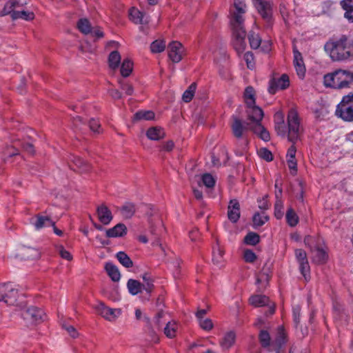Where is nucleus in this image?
I'll list each match as a JSON object with an SVG mask.
<instances>
[{
  "label": "nucleus",
  "mask_w": 353,
  "mask_h": 353,
  "mask_svg": "<svg viewBox=\"0 0 353 353\" xmlns=\"http://www.w3.org/2000/svg\"><path fill=\"white\" fill-rule=\"evenodd\" d=\"M260 241V236L258 234L250 232L244 238V243L250 245H255Z\"/></svg>",
  "instance_id": "nucleus-48"
},
{
  "label": "nucleus",
  "mask_w": 353,
  "mask_h": 353,
  "mask_svg": "<svg viewBox=\"0 0 353 353\" xmlns=\"http://www.w3.org/2000/svg\"><path fill=\"white\" fill-rule=\"evenodd\" d=\"M255 92L252 86H248L244 92L245 101L248 106L255 104Z\"/></svg>",
  "instance_id": "nucleus-40"
},
{
  "label": "nucleus",
  "mask_w": 353,
  "mask_h": 353,
  "mask_svg": "<svg viewBox=\"0 0 353 353\" xmlns=\"http://www.w3.org/2000/svg\"><path fill=\"white\" fill-rule=\"evenodd\" d=\"M105 269L113 281L117 282L120 280L121 274L117 266L109 262L105 263Z\"/></svg>",
  "instance_id": "nucleus-31"
},
{
  "label": "nucleus",
  "mask_w": 353,
  "mask_h": 353,
  "mask_svg": "<svg viewBox=\"0 0 353 353\" xmlns=\"http://www.w3.org/2000/svg\"><path fill=\"white\" fill-rule=\"evenodd\" d=\"M243 259L247 263H253L256 259V256L253 251L247 249L243 252Z\"/></svg>",
  "instance_id": "nucleus-56"
},
{
  "label": "nucleus",
  "mask_w": 353,
  "mask_h": 353,
  "mask_svg": "<svg viewBox=\"0 0 353 353\" xmlns=\"http://www.w3.org/2000/svg\"><path fill=\"white\" fill-rule=\"evenodd\" d=\"M340 5L343 10H345L344 17L348 20L353 19V0H342Z\"/></svg>",
  "instance_id": "nucleus-35"
},
{
  "label": "nucleus",
  "mask_w": 353,
  "mask_h": 353,
  "mask_svg": "<svg viewBox=\"0 0 353 353\" xmlns=\"http://www.w3.org/2000/svg\"><path fill=\"white\" fill-rule=\"evenodd\" d=\"M292 313H293L294 321L296 325H298V324L300 322V314H301L300 307L298 305L294 307Z\"/></svg>",
  "instance_id": "nucleus-63"
},
{
  "label": "nucleus",
  "mask_w": 353,
  "mask_h": 353,
  "mask_svg": "<svg viewBox=\"0 0 353 353\" xmlns=\"http://www.w3.org/2000/svg\"><path fill=\"white\" fill-rule=\"evenodd\" d=\"M155 114L151 110H141L136 112L134 115L133 121H139L142 120L150 121L154 119Z\"/></svg>",
  "instance_id": "nucleus-33"
},
{
  "label": "nucleus",
  "mask_w": 353,
  "mask_h": 353,
  "mask_svg": "<svg viewBox=\"0 0 353 353\" xmlns=\"http://www.w3.org/2000/svg\"><path fill=\"white\" fill-rule=\"evenodd\" d=\"M4 155V161H7L9 158H11L14 156L19 155V152L18 149H17L14 146H7L6 149L3 150Z\"/></svg>",
  "instance_id": "nucleus-52"
},
{
  "label": "nucleus",
  "mask_w": 353,
  "mask_h": 353,
  "mask_svg": "<svg viewBox=\"0 0 353 353\" xmlns=\"http://www.w3.org/2000/svg\"><path fill=\"white\" fill-rule=\"evenodd\" d=\"M283 203L281 199H277L274 205V215L277 219H281L283 216L282 210Z\"/></svg>",
  "instance_id": "nucleus-57"
},
{
  "label": "nucleus",
  "mask_w": 353,
  "mask_h": 353,
  "mask_svg": "<svg viewBox=\"0 0 353 353\" xmlns=\"http://www.w3.org/2000/svg\"><path fill=\"white\" fill-rule=\"evenodd\" d=\"M29 0H9L0 12V16L8 15L17 10H23V7L28 3Z\"/></svg>",
  "instance_id": "nucleus-16"
},
{
  "label": "nucleus",
  "mask_w": 353,
  "mask_h": 353,
  "mask_svg": "<svg viewBox=\"0 0 353 353\" xmlns=\"http://www.w3.org/2000/svg\"><path fill=\"white\" fill-rule=\"evenodd\" d=\"M165 43L163 40H155L150 45V50L153 53H159L164 51Z\"/></svg>",
  "instance_id": "nucleus-49"
},
{
  "label": "nucleus",
  "mask_w": 353,
  "mask_h": 353,
  "mask_svg": "<svg viewBox=\"0 0 353 353\" xmlns=\"http://www.w3.org/2000/svg\"><path fill=\"white\" fill-rule=\"evenodd\" d=\"M135 203L130 201L125 202L121 207L117 208L122 217L125 219H131L136 212Z\"/></svg>",
  "instance_id": "nucleus-21"
},
{
  "label": "nucleus",
  "mask_w": 353,
  "mask_h": 353,
  "mask_svg": "<svg viewBox=\"0 0 353 353\" xmlns=\"http://www.w3.org/2000/svg\"><path fill=\"white\" fill-rule=\"evenodd\" d=\"M105 233L108 238L122 237L127 234V227L123 223H118L114 227L106 230Z\"/></svg>",
  "instance_id": "nucleus-25"
},
{
  "label": "nucleus",
  "mask_w": 353,
  "mask_h": 353,
  "mask_svg": "<svg viewBox=\"0 0 353 353\" xmlns=\"http://www.w3.org/2000/svg\"><path fill=\"white\" fill-rule=\"evenodd\" d=\"M12 20L21 19L26 21H32L34 19V14L33 12L26 11L23 10H14L13 12L9 14Z\"/></svg>",
  "instance_id": "nucleus-27"
},
{
  "label": "nucleus",
  "mask_w": 353,
  "mask_h": 353,
  "mask_svg": "<svg viewBox=\"0 0 353 353\" xmlns=\"http://www.w3.org/2000/svg\"><path fill=\"white\" fill-rule=\"evenodd\" d=\"M202 182L208 188H213L215 185V179L208 173L204 174L202 176Z\"/></svg>",
  "instance_id": "nucleus-54"
},
{
  "label": "nucleus",
  "mask_w": 353,
  "mask_h": 353,
  "mask_svg": "<svg viewBox=\"0 0 353 353\" xmlns=\"http://www.w3.org/2000/svg\"><path fill=\"white\" fill-rule=\"evenodd\" d=\"M127 287L129 292L132 295H137L143 290L142 283L139 281L132 279L128 281Z\"/></svg>",
  "instance_id": "nucleus-36"
},
{
  "label": "nucleus",
  "mask_w": 353,
  "mask_h": 353,
  "mask_svg": "<svg viewBox=\"0 0 353 353\" xmlns=\"http://www.w3.org/2000/svg\"><path fill=\"white\" fill-rule=\"evenodd\" d=\"M108 93L110 96L114 100L121 99L123 97L122 93L117 89H110L108 90Z\"/></svg>",
  "instance_id": "nucleus-64"
},
{
  "label": "nucleus",
  "mask_w": 353,
  "mask_h": 353,
  "mask_svg": "<svg viewBox=\"0 0 353 353\" xmlns=\"http://www.w3.org/2000/svg\"><path fill=\"white\" fill-rule=\"evenodd\" d=\"M167 314H168L166 312L161 310L159 311L157 314L155 315L154 321L157 327L159 330L161 328L163 323H166V322L168 321L166 319Z\"/></svg>",
  "instance_id": "nucleus-46"
},
{
  "label": "nucleus",
  "mask_w": 353,
  "mask_h": 353,
  "mask_svg": "<svg viewBox=\"0 0 353 353\" xmlns=\"http://www.w3.org/2000/svg\"><path fill=\"white\" fill-rule=\"evenodd\" d=\"M22 317L30 323H38L43 321L44 312L37 307H30L24 310L21 314Z\"/></svg>",
  "instance_id": "nucleus-10"
},
{
  "label": "nucleus",
  "mask_w": 353,
  "mask_h": 353,
  "mask_svg": "<svg viewBox=\"0 0 353 353\" xmlns=\"http://www.w3.org/2000/svg\"><path fill=\"white\" fill-rule=\"evenodd\" d=\"M256 6L259 13L261 17L270 26L272 17V5L269 1L265 0H255Z\"/></svg>",
  "instance_id": "nucleus-13"
},
{
  "label": "nucleus",
  "mask_w": 353,
  "mask_h": 353,
  "mask_svg": "<svg viewBox=\"0 0 353 353\" xmlns=\"http://www.w3.org/2000/svg\"><path fill=\"white\" fill-rule=\"evenodd\" d=\"M71 161L79 168L81 173H86L90 170V165L79 157H73Z\"/></svg>",
  "instance_id": "nucleus-34"
},
{
  "label": "nucleus",
  "mask_w": 353,
  "mask_h": 353,
  "mask_svg": "<svg viewBox=\"0 0 353 353\" xmlns=\"http://www.w3.org/2000/svg\"><path fill=\"white\" fill-rule=\"evenodd\" d=\"M295 256L299 264V270L305 280L307 281L310 279V268L305 251L302 249L295 250Z\"/></svg>",
  "instance_id": "nucleus-9"
},
{
  "label": "nucleus",
  "mask_w": 353,
  "mask_h": 353,
  "mask_svg": "<svg viewBox=\"0 0 353 353\" xmlns=\"http://www.w3.org/2000/svg\"><path fill=\"white\" fill-rule=\"evenodd\" d=\"M78 28L82 33L85 34L91 32L90 23L86 19H81L79 21Z\"/></svg>",
  "instance_id": "nucleus-51"
},
{
  "label": "nucleus",
  "mask_w": 353,
  "mask_h": 353,
  "mask_svg": "<svg viewBox=\"0 0 353 353\" xmlns=\"http://www.w3.org/2000/svg\"><path fill=\"white\" fill-rule=\"evenodd\" d=\"M117 258L120 263L122 264L125 268H129L133 266L132 261L125 252H119L117 254Z\"/></svg>",
  "instance_id": "nucleus-41"
},
{
  "label": "nucleus",
  "mask_w": 353,
  "mask_h": 353,
  "mask_svg": "<svg viewBox=\"0 0 353 353\" xmlns=\"http://www.w3.org/2000/svg\"><path fill=\"white\" fill-rule=\"evenodd\" d=\"M56 250L62 259L68 261H71L72 260V255L68 250H66L63 245H57Z\"/></svg>",
  "instance_id": "nucleus-53"
},
{
  "label": "nucleus",
  "mask_w": 353,
  "mask_h": 353,
  "mask_svg": "<svg viewBox=\"0 0 353 353\" xmlns=\"http://www.w3.org/2000/svg\"><path fill=\"white\" fill-rule=\"evenodd\" d=\"M3 294V301L8 305H14L18 299V289L10 283H3V289L1 290Z\"/></svg>",
  "instance_id": "nucleus-8"
},
{
  "label": "nucleus",
  "mask_w": 353,
  "mask_h": 353,
  "mask_svg": "<svg viewBox=\"0 0 353 353\" xmlns=\"http://www.w3.org/2000/svg\"><path fill=\"white\" fill-rule=\"evenodd\" d=\"M199 325L202 329L208 331L213 327V323L210 319L199 320Z\"/></svg>",
  "instance_id": "nucleus-59"
},
{
  "label": "nucleus",
  "mask_w": 353,
  "mask_h": 353,
  "mask_svg": "<svg viewBox=\"0 0 353 353\" xmlns=\"http://www.w3.org/2000/svg\"><path fill=\"white\" fill-rule=\"evenodd\" d=\"M259 341L263 347H267L270 345V336L268 331L261 330L259 335Z\"/></svg>",
  "instance_id": "nucleus-50"
},
{
  "label": "nucleus",
  "mask_w": 353,
  "mask_h": 353,
  "mask_svg": "<svg viewBox=\"0 0 353 353\" xmlns=\"http://www.w3.org/2000/svg\"><path fill=\"white\" fill-rule=\"evenodd\" d=\"M228 219L233 223L237 222L240 218V205L237 200H231L228 208Z\"/></svg>",
  "instance_id": "nucleus-20"
},
{
  "label": "nucleus",
  "mask_w": 353,
  "mask_h": 353,
  "mask_svg": "<svg viewBox=\"0 0 353 353\" xmlns=\"http://www.w3.org/2000/svg\"><path fill=\"white\" fill-rule=\"evenodd\" d=\"M21 257L25 260H37L40 259L41 253L36 248L31 247H23L21 251Z\"/></svg>",
  "instance_id": "nucleus-24"
},
{
  "label": "nucleus",
  "mask_w": 353,
  "mask_h": 353,
  "mask_svg": "<svg viewBox=\"0 0 353 353\" xmlns=\"http://www.w3.org/2000/svg\"><path fill=\"white\" fill-rule=\"evenodd\" d=\"M287 163L291 174L292 175H295L297 172V163L296 159H288Z\"/></svg>",
  "instance_id": "nucleus-60"
},
{
  "label": "nucleus",
  "mask_w": 353,
  "mask_h": 353,
  "mask_svg": "<svg viewBox=\"0 0 353 353\" xmlns=\"http://www.w3.org/2000/svg\"><path fill=\"white\" fill-rule=\"evenodd\" d=\"M250 303L254 307H263L265 305L268 306V312H265V314L272 315L274 313L275 305L271 303L268 296L265 295H252L249 299Z\"/></svg>",
  "instance_id": "nucleus-12"
},
{
  "label": "nucleus",
  "mask_w": 353,
  "mask_h": 353,
  "mask_svg": "<svg viewBox=\"0 0 353 353\" xmlns=\"http://www.w3.org/2000/svg\"><path fill=\"white\" fill-rule=\"evenodd\" d=\"M168 52L169 59L173 63H179L183 59L185 49L180 42L174 41L168 46Z\"/></svg>",
  "instance_id": "nucleus-11"
},
{
  "label": "nucleus",
  "mask_w": 353,
  "mask_h": 353,
  "mask_svg": "<svg viewBox=\"0 0 353 353\" xmlns=\"http://www.w3.org/2000/svg\"><path fill=\"white\" fill-rule=\"evenodd\" d=\"M244 59L246 61V63H247V66L248 68H253L254 67V58H253V55L251 52H246L245 54H244Z\"/></svg>",
  "instance_id": "nucleus-62"
},
{
  "label": "nucleus",
  "mask_w": 353,
  "mask_h": 353,
  "mask_svg": "<svg viewBox=\"0 0 353 353\" xmlns=\"http://www.w3.org/2000/svg\"><path fill=\"white\" fill-rule=\"evenodd\" d=\"M177 329L178 325L176 322L174 320H169L165 323L163 333L168 338L174 339L176 336Z\"/></svg>",
  "instance_id": "nucleus-29"
},
{
  "label": "nucleus",
  "mask_w": 353,
  "mask_h": 353,
  "mask_svg": "<svg viewBox=\"0 0 353 353\" xmlns=\"http://www.w3.org/2000/svg\"><path fill=\"white\" fill-rule=\"evenodd\" d=\"M121 57L120 53L118 51L114 50L111 52L108 56V65L110 68L113 70L117 69L121 63Z\"/></svg>",
  "instance_id": "nucleus-32"
},
{
  "label": "nucleus",
  "mask_w": 353,
  "mask_h": 353,
  "mask_svg": "<svg viewBox=\"0 0 353 353\" xmlns=\"http://www.w3.org/2000/svg\"><path fill=\"white\" fill-rule=\"evenodd\" d=\"M133 70V63L132 61L126 58L123 61V63L121 65V74L123 77H128L130 75Z\"/></svg>",
  "instance_id": "nucleus-37"
},
{
  "label": "nucleus",
  "mask_w": 353,
  "mask_h": 353,
  "mask_svg": "<svg viewBox=\"0 0 353 353\" xmlns=\"http://www.w3.org/2000/svg\"><path fill=\"white\" fill-rule=\"evenodd\" d=\"M312 254V261L314 263L316 264H324L327 262L328 259V255L327 252L319 247H314L313 250H311Z\"/></svg>",
  "instance_id": "nucleus-22"
},
{
  "label": "nucleus",
  "mask_w": 353,
  "mask_h": 353,
  "mask_svg": "<svg viewBox=\"0 0 353 353\" xmlns=\"http://www.w3.org/2000/svg\"><path fill=\"white\" fill-rule=\"evenodd\" d=\"M286 220L288 223L292 227L296 225L299 222V217L292 208H288L286 212Z\"/></svg>",
  "instance_id": "nucleus-44"
},
{
  "label": "nucleus",
  "mask_w": 353,
  "mask_h": 353,
  "mask_svg": "<svg viewBox=\"0 0 353 353\" xmlns=\"http://www.w3.org/2000/svg\"><path fill=\"white\" fill-rule=\"evenodd\" d=\"M224 250L220 246L219 241L212 248V262L214 265H219L223 262Z\"/></svg>",
  "instance_id": "nucleus-28"
},
{
  "label": "nucleus",
  "mask_w": 353,
  "mask_h": 353,
  "mask_svg": "<svg viewBox=\"0 0 353 353\" xmlns=\"http://www.w3.org/2000/svg\"><path fill=\"white\" fill-rule=\"evenodd\" d=\"M274 128L278 135L285 137L287 130L284 121V115L281 112H277L274 114Z\"/></svg>",
  "instance_id": "nucleus-19"
},
{
  "label": "nucleus",
  "mask_w": 353,
  "mask_h": 353,
  "mask_svg": "<svg viewBox=\"0 0 353 353\" xmlns=\"http://www.w3.org/2000/svg\"><path fill=\"white\" fill-rule=\"evenodd\" d=\"M335 114L345 121H353V93L350 92L343 97Z\"/></svg>",
  "instance_id": "nucleus-5"
},
{
  "label": "nucleus",
  "mask_w": 353,
  "mask_h": 353,
  "mask_svg": "<svg viewBox=\"0 0 353 353\" xmlns=\"http://www.w3.org/2000/svg\"><path fill=\"white\" fill-rule=\"evenodd\" d=\"M268 220L269 217L264 213L260 214L259 212H256L252 218L254 227L262 226Z\"/></svg>",
  "instance_id": "nucleus-43"
},
{
  "label": "nucleus",
  "mask_w": 353,
  "mask_h": 353,
  "mask_svg": "<svg viewBox=\"0 0 353 353\" xmlns=\"http://www.w3.org/2000/svg\"><path fill=\"white\" fill-rule=\"evenodd\" d=\"M62 327L65 329L71 337L76 339L79 336V333L72 325H69L65 323L62 324Z\"/></svg>",
  "instance_id": "nucleus-58"
},
{
  "label": "nucleus",
  "mask_w": 353,
  "mask_h": 353,
  "mask_svg": "<svg viewBox=\"0 0 353 353\" xmlns=\"http://www.w3.org/2000/svg\"><path fill=\"white\" fill-rule=\"evenodd\" d=\"M325 50L330 54L334 61H344L349 59L352 53V45L348 38L342 35L337 41H330L325 45Z\"/></svg>",
  "instance_id": "nucleus-1"
},
{
  "label": "nucleus",
  "mask_w": 353,
  "mask_h": 353,
  "mask_svg": "<svg viewBox=\"0 0 353 353\" xmlns=\"http://www.w3.org/2000/svg\"><path fill=\"white\" fill-rule=\"evenodd\" d=\"M97 313L105 320L114 322L121 314V310L119 308H110L105 305L103 302H99L95 306Z\"/></svg>",
  "instance_id": "nucleus-7"
},
{
  "label": "nucleus",
  "mask_w": 353,
  "mask_h": 353,
  "mask_svg": "<svg viewBox=\"0 0 353 353\" xmlns=\"http://www.w3.org/2000/svg\"><path fill=\"white\" fill-rule=\"evenodd\" d=\"M353 82V73L344 70H337L324 75L323 84L327 88L343 89L350 88Z\"/></svg>",
  "instance_id": "nucleus-2"
},
{
  "label": "nucleus",
  "mask_w": 353,
  "mask_h": 353,
  "mask_svg": "<svg viewBox=\"0 0 353 353\" xmlns=\"http://www.w3.org/2000/svg\"><path fill=\"white\" fill-rule=\"evenodd\" d=\"M196 89V83H192L183 92L182 99L185 103H189L192 99Z\"/></svg>",
  "instance_id": "nucleus-42"
},
{
  "label": "nucleus",
  "mask_w": 353,
  "mask_h": 353,
  "mask_svg": "<svg viewBox=\"0 0 353 353\" xmlns=\"http://www.w3.org/2000/svg\"><path fill=\"white\" fill-rule=\"evenodd\" d=\"M146 136L150 140L159 141L165 137V133L162 128L154 126L148 128Z\"/></svg>",
  "instance_id": "nucleus-26"
},
{
  "label": "nucleus",
  "mask_w": 353,
  "mask_h": 353,
  "mask_svg": "<svg viewBox=\"0 0 353 353\" xmlns=\"http://www.w3.org/2000/svg\"><path fill=\"white\" fill-rule=\"evenodd\" d=\"M235 337V334L233 332H228L221 342V347L225 350H228L231 347L234 343Z\"/></svg>",
  "instance_id": "nucleus-38"
},
{
  "label": "nucleus",
  "mask_w": 353,
  "mask_h": 353,
  "mask_svg": "<svg viewBox=\"0 0 353 353\" xmlns=\"http://www.w3.org/2000/svg\"><path fill=\"white\" fill-rule=\"evenodd\" d=\"M144 13L140 12L139 10L132 8L130 10V19L136 24L148 23L147 19H144Z\"/></svg>",
  "instance_id": "nucleus-30"
},
{
  "label": "nucleus",
  "mask_w": 353,
  "mask_h": 353,
  "mask_svg": "<svg viewBox=\"0 0 353 353\" xmlns=\"http://www.w3.org/2000/svg\"><path fill=\"white\" fill-rule=\"evenodd\" d=\"M248 39L250 47L252 49H257L261 43V39L259 35L254 32H250L248 34Z\"/></svg>",
  "instance_id": "nucleus-45"
},
{
  "label": "nucleus",
  "mask_w": 353,
  "mask_h": 353,
  "mask_svg": "<svg viewBox=\"0 0 353 353\" xmlns=\"http://www.w3.org/2000/svg\"><path fill=\"white\" fill-rule=\"evenodd\" d=\"M249 107L248 111L249 123H252L251 130L258 134L259 137L265 141H268L270 136L268 131L261 125V121L263 118V111L261 108L254 105Z\"/></svg>",
  "instance_id": "nucleus-3"
},
{
  "label": "nucleus",
  "mask_w": 353,
  "mask_h": 353,
  "mask_svg": "<svg viewBox=\"0 0 353 353\" xmlns=\"http://www.w3.org/2000/svg\"><path fill=\"white\" fill-rule=\"evenodd\" d=\"M288 138L292 143H295L301 135L302 130L300 127V122L296 111L290 110L288 115Z\"/></svg>",
  "instance_id": "nucleus-6"
},
{
  "label": "nucleus",
  "mask_w": 353,
  "mask_h": 353,
  "mask_svg": "<svg viewBox=\"0 0 353 353\" xmlns=\"http://www.w3.org/2000/svg\"><path fill=\"white\" fill-rule=\"evenodd\" d=\"M142 279L143 280V283H142L143 290L149 294L151 293L154 288L153 279L148 273L143 274Z\"/></svg>",
  "instance_id": "nucleus-39"
},
{
  "label": "nucleus",
  "mask_w": 353,
  "mask_h": 353,
  "mask_svg": "<svg viewBox=\"0 0 353 353\" xmlns=\"http://www.w3.org/2000/svg\"><path fill=\"white\" fill-rule=\"evenodd\" d=\"M245 12H234L230 23L233 30V37L234 39V47L238 52H241L245 49V38L246 32L244 28V19L243 14Z\"/></svg>",
  "instance_id": "nucleus-4"
},
{
  "label": "nucleus",
  "mask_w": 353,
  "mask_h": 353,
  "mask_svg": "<svg viewBox=\"0 0 353 353\" xmlns=\"http://www.w3.org/2000/svg\"><path fill=\"white\" fill-rule=\"evenodd\" d=\"M89 128H90V130H92V132L100 133L99 129L101 128V125L94 119H92L90 120V121H89Z\"/></svg>",
  "instance_id": "nucleus-61"
},
{
  "label": "nucleus",
  "mask_w": 353,
  "mask_h": 353,
  "mask_svg": "<svg viewBox=\"0 0 353 353\" xmlns=\"http://www.w3.org/2000/svg\"><path fill=\"white\" fill-rule=\"evenodd\" d=\"M290 85L289 77L283 74L279 79H272L270 81L268 91L274 94L279 89L285 90Z\"/></svg>",
  "instance_id": "nucleus-15"
},
{
  "label": "nucleus",
  "mask_w": 353,
  "mask_h": 353,
  "mask_svg": "<svg viewBox=\"0 0 353 353\" xmlns=\"http://www.w3.org/2000/svg\"><path fill=\"white\" fill-rule=\"evenodd\" d=\"M294 53V64L297 73V75L303 79L305 74V67L303 62V59L301 52L296 49V47L293 48Z\"/></svg>",
  "instance_id": "nucleus-17"
},
{
  "label": "nucleus",
  "mask_w": 353,
  "mask_h": 353,
  "mask_svg": "<svg viewBox=\"0 0 353 353\" xmlns=\"http://www.w3.org/2000/svg\"><path fill=\"white\" fill-rule=\"evenodd\" d=\"M118 83L126 95L132 96L134 94V87L132 83L121 79H118Z\"/></svg>",
  "instance_id": "nucleus-47"
},
{
  "label": "nucleus",
  "mask_w": 353,
  "mask_h": 353,
  "mask_svg": "<svg viewBox=\"0 0 353 353\" xmlns=\"http://www.w3.org/2000/svg\"><path fill=\"white\" fill-rule=\"evenodd\" d=\"M30 222L37 230H40L46 225L54 226V222L52 221L50 216L41 214H37L35 219H32Z\"/></svg>",
  "instance_id": "nucleus-23"
},
{
  "label": "nucleus",
  "mask_w": 353,
  "mask_h": 353,
  "mask_svg": "<svg viewBox=\"0 0 353 353\" xmlns=\"http://www.w3.org/2000/svg\"><path fill=\"white\" fill-rule=\"evenodd\" d=\"M251 127H252L251 123H247L246 124H244L243 122L238 117L234 116L232 117L231 129L232 134L236 138H242L244 135V133L248 130H251Z\"/></svg>",
  "instance_id": "nucleus-14"
},
{
  "label": "nucleus",
  "mask_w": 353,
  "mask_h": 353,
  "mask_svg": "<svg viewBox=\"0 0 353 353\" xmlns=\"http://www.w3.org/2000/svg\"><path fill=\"white\" fill-rule=\"evenodd\" d=\"M98 219L104 225L109 224L113 219L111 211L107 205L101 204L97 208Z\"/></svg>",
  "instance_id": "nucleus-18"
},
{
  "label": "nucleus",
  "mask_w": 353,
  "mask_h": 353,
  "mask_svg": "<svg viewBox=\"0 0 353 353\" xmlns=\"http://www.w3.org/2000/svg\"><path fill=\"white\" fill-rule=\"evenodd\" d=\"M259 155L267 161H271L273 160V156L272 152L267 148H261L259 152Z\"/></svg>",
  "instance_id": "nucleus-55"
}]
</instances>
